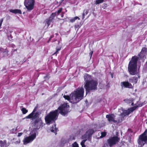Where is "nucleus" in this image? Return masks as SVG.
Returning a JSON list of instances; mask_svg holds the SVG:
<instances>
[{
	"label": "nucleus",
	"mask_w": 147,
	"mask_h": 147,
	"mask_svg": "<svg viewBox=\"0 0 147 147\" xmlns=\"http://www.w3.org/2000/svg\"><path fill=\"white\" fill-rule=\"evenodd\" d=\"M67 103L61 105L57 109L51 111L45 117L46 123L49 124L53 122H55L58 119L59 113L63 116H67L71 111Z\"/></svg>",
	"instance_id": "1"
},
{
	"label": "nucleus",
	"mask_w": 147,
	"mask_h": 147,
	"mask_svg": "<svg viewBox=\"0 0 147 147\" xmlns=\"http://www.w3.org/2000/svg\"><path fill=\"white\" fill-rule=\"evenodd\" d=\"M84 78L85 81L84 87L86 89V94L89 93L91 90L97 89L98 84L97 81L92 79L91 76L88 74L85 75Z\"/></svg>",
	"instance_id": "2"
},
{
	"label": "nucleus",
	"mask_w": 147,
	"mask_h": 147,
	"mask_svg": "<svg viewBox=\"0 0 147 147\" xmlns=\"http://www.w3.org/2000/svg\"><path fill=\"white\" fill-rule=\"evenodd\" d=\"M84 92L83 88H78L76 90L74 91L69 95L63 96V97L65 99L68 100H76L80 101L84 97Z\"/></svg>",
	"instance_id": "3"
},
{
	"label": "nucleus",
	"mask_w": 147,
	"mask_h": 147,
	"mask_svg": "<svg viewBox=\"0 0 147 147\" xmlns=\"http://www.w3.org/2000/svg\"><path fill=\"white\" fill-rule=\"evenodd\" d=\"M138 58L136 56L133 57L129 61L128 66V70L130 74L132 75L138 74L139 70L137 69V63Z\"/></svg>",
	"instance_id": "4"
},
{
	"label": "nucleus",
	"mask_w": 147,
	"mask_h": 147,
	"mask_svg": "<svg viewBox=\"0 0 147 147\" xmlns=\"http://www.w3.org/2000/svg\"><path fill=\"white\" fill-rule=\"evenodd\" d=\"M95 131L93 129H89L86 132L85 134L82 136V138L84 139L81 142L82 147H86L85 143L88 140L89 141L91 140L92 135L95 132Z\"/></svg>",
	"instance_id": "5"
},
{
	"label": "nucleus",
	"mask_w": 147,
	"mask_h": 147,
	"mask_svg": "<svg viewBox=\"0 0 147 147\" xmlns=\"http://www.w3.org/2000/svg\"><path fill=\"white\" fill-rule=\"evenodd\" d=\"M145 102H144L143 103H140V102H137V105L136 104L135 106L131 108L128 109L127 110H123L122 113L121 114V115L123 117H125L126 115H129L130 113L135 110L137 108L142 106L146 103Z\"/></svg>",
	"instance_id": "6"
},
{
	"label": "nucleus",
	"mask_w": 147,
	"mask_h": 147,
	"mask_svg": "<svg viewBox=\"0 0 147 147\" xmlns=\"http://www.w3.org/2000/svg\"><path fill=\"white\" fill-rule=\"evenodd\" d=\"M34 126L36 127L34 128L32 131V133H37V130L42 128V121L40 119H36L33 122Z\"/></svg>",
	"instance_id": "7"
},
{
	"label": "nucleus",
	"mask_w": 147,
	"mask_h": 147,
	"mask_svg": "<svg viewBox=\"0 0 147 147\" xmlns=\"http://www.w3.org/2000/svg\"><path fill=\"white\" fill-rule=\"evenodd\" d=\"M120 138L117 136L111 137L107 140L109 147H112L119 141Z\"/></svg>",
	"instance_id": "8"
},
{
	"label": "nucleus",
	"mask_w": 147,
	"mask_h": 147,
	"mask_svg": "<svg viewBox=\"0 0 147 147\" xmlns=\"http://www.w3.org/2000/svg\"><path fill=\"white\" fill-rule=\"evenodd\" d=\"M34 3V0H25L24 3L28 10L30 11L33 9Z\"/></svg>",
	"instance_id": "9"
},
{
	"label": "nucleus",
	"mask_w": 147,
	"mask_h": 147,
	"mask_svg": "<svg viewBox=\"0 0 147 147\" xmlns=\"http://www.w3.org/2000/svg\"><path fill=\"white\" fill-rule=\"evenodd\" d=\"M147 142V136L142 134L140 135L138 140V143L140 147L143 146Z\"/></svg>",
	"instance_id": "10"
},
{
	"label": "nucleus",
	"mask_w": 147,
	"mask_h": 147,
	"mask_svg": "<svg viewBox=\"0 0 147 147\" xmlns=\"http://www.w3.org/2000/svg\"><path fill=\"white\" fill-rule=\"evenodd\" d=\"M37 107L38 106L36 105L33 109L32 112L26 116V118L27 119H34L38 117L39 115L38 113V112L35 113Z\"/></svg>",
	"instance_id": "11"
},
{
	"label": "nucleus",
	"mask_w": 147,
	"mask_h": 147,
	"mask_svg": "<svg viewBox=\"0 0 147 147\" xmlns=\"http://www.w3.org/2000/svg\"><path fill=\"white\" fill-rule=\"evenodd\" d=\"M32 133V134L31 136L24 138L23 140L24 144L26 145L28 143L32 142L35 138L36 136V132Z\"/></svg>",
	"instance_id": "12"
},
{
	"label": "nucleus",
	"mask_w": 147,
	"mask_h": 147,
	"mask_svg": "<svg viewBox=\"0 0 147 147\" xmlns=\"http://www.w3.org/2000/svg\"><path fill=\"white\" fill-rule=\"evenodd\" d=\"M115 116L113 114H108L106 115V117L109 122H113L116 123V120L115 119Z\"/></svg>",
	"instance_id": "13"
},
{
	"label": "nucleus",
	"mask_w": 147,
	"mask_h": 147,
	"mask_svg": "<svg viewBox=\"0 0 147 147\" xmlns=\"http://www.w3.org/2000/svg\"><path fill=\"white\" fill-rule=\"evenodd\" d=\"M147 54V49L146 48H143L142 50L139 55V56L141 58H146L145 56Z\"/></svg>",
	"instance_id": "14"
},
{
	"label": "nucleus",
	"mask_w": 147,
	"mask_h": 147,
	"mask_svg": "<svg viewBox=\"0 0 147 147\" xmlns=\"http://www.w3.org/2000/svg\"><path fill=\"white\" fill-rule=\"evenodd\" d=\"M121 86L122 88H133V86L131 84L129 83L128 82H124L121 83Z\"/></svg>",
	"instance_id": "15"
},
{
	"label": "nucleus",
	"mask_w": 147,
	"mask_h": 147,
	"mask_svg": "<svg viewBox=\"0 0 147 147\" xmlns=\"http://www.w3.org/2000/svg\"><path fill=\"white\" fill-rule=\"evenodd\" d=\"M10 143H7L6 140H4L3 141L0 140V146L1 147H8Z\"/></svg>",
	"instance_id": "16"
},
{
	"label": "nucleus",
	"mask_w": 147,
	"mask_h": 147,
	"mask_svg": "<svg viewBox=\"0 0 147 147\" xmlns=\"http://www.w3.org/2000/svg\"><path fill=\"white\" fill-rule=\"evenodd\" d=\"M55 15V14L52 13L50 17L48 19H47L46 20V22L47 24L48 27L50 25L51 23L54 18Z\"/></svg>",
	"instance_id": "17"
},
{
	"label": "nucleus",
	"mask_w": 147,
	"mask_h": 147,
	"mask_svg": "<svg viewBox=\"0 0 147 147\" xmlns=\"http://www.w3.org/2000/svg\"><path fill=\"white\" fill-rule=\"evenodd\" d=\"M140 76H138V77H133L132 78L130 79L129 80V82H131L132 83L136 84L137 83L138 79L139 78Z\"/></svg>",
	"instance_id": "18"
},
{
	"label": "nucleus",
	"mask_w": 147,
	"mask_h": 147,
	"mask_svg": "<svg viewBox=\"0 0 147 147\" xmlns=\"http://www.w3.org/2000/svg\"><path fill=\"white\" fill-rule=\"evenodd\" d=\"M51 132H53L56 135L57 134V132L58 128H56V125L55 124L50 129Z\"/></svg>",
	"instance_id": "19"
},
{
	"label": "nucleus",
	"mask_w": 147,
	"mask_h": 147,
	"mask_svg": "<svg viewBox=\"0 0 147 147\" xmlns=\"http://www.w3.org/2000/svg\"><path fill=\"white\" fill-rule=\"evenodd\" d=\"M9 11L11 13H20L21 14L22 12L19 9H10Z\"/></svg>",
	"instance_id": "20"
},
{
	"label": "nucleus",
	"mask_w": 147,
	"mask_h": 147,
	"mask_svg": "<svg viewBox=\"0 0 147 147\" xmlns=\"http://www.w3.org/2000/svg\"><path fill=\"white\" fill-rule=\"evenodd\" d=\"M124 117H123V116L120 114L119 117H118L117 120H116V123H121L122 121L124 119Z\"/></svg>",
	"instance_id": "21"
},
{
	"label": "nucleus",
	"mask_w": 147,
	"mask_h": 147,
	"mask_svg": "<svg viewBox=\"0 0 147 147\" xmlns=\"http://www.w3.org/2000/svg\"><path fill=\"white\" fill-rule=\"evenodd\" d=\"M21 111H22V113L24 114H26L28 112V110L24 108H22Z\"/></svg>",
	"instance_id": "22"
},
{
	"label": "nucleus",
	"mask_w": 147,
	"mask_h": 147,
	"mask_svg": "<svg viewBox=\"0 0 147 147\" xmlns=\"http://www.w3.org/2000/svg\"><path fill=\"white\" fill-rule=\"evenodd\" d=\"M105 0H97L95 2L96 5H97L100 3H102Z\"/></svg>",
	"instance_id": "23"
},
{
	"label": "nucleus",
	"mask_w": 147,
	"mask_h": 147,
	"mask_svg": "<svg viewBox=\"0 0 147 147\" xmlns=\"http://www.w3.org/2000/svg\"><path fill=\"white\" fill-rule=\"evenodd\" d=\"M107 135V133L105 132H102L101 133V136H100V138H102L105 137Z\"/></svg>",
	"instance_id": "24"
},
{
	"label": "nucleus",
	"mask_w": 147,
	"mask_h": 147,
	"mask_svg": "<svg viewBox=\"0 0 147 147\" xmlns=\"http://www.w3.org/2000/svg\"><path fill=\"white\" fill-rule=\"evenodd\" d=\"M16 129H15L14 128H13L10 131V133L12 134H14L15 133V132L16 131Z\"/></svg>",
	"instance_id": "25"
},
{
	"label": "nucleus",
	"mask_w": 147,
	"mask_h": 147,
	"mask_svg": "<svg viewBox=\"0 0 147 147\" xmlns=\"http://www.w3.org/2000/svg\"><path fill=\"white\" fill-rule=\"evenodd\" d=\"M109 145L108 142L105 143L102 147H109Z\"/></svg>",
	"instance_id": "26"
},
{
	"label": "nucleus",
	"mask_w": 147,
	"mask_h": 147,
	"mask_svg": "<svg viewBox=\"0 0 147 147\" xmlns=\"http://www.w3.org/2000/svg\"><path fill=\"white\" fill-rule=\"evenodd\" d=\"M60 49H61V47H60L59 48H56V50H57L54 53V54H57V52L58 51H59L60 50Z\"/></svg>",
	"instance_id": "27"
},
{
	"label": "nucleus",
	"mask_w": 147,
	"mask_h": 147,
	"mask_svg": "<svg viewBox=\"0 0 147 147\" xmlns=\"http://www.w3.org/2000/svg\"><path fill=\"white\" fill-rule=\"evenodd\" d=\"M3 18H2L0 20V28H1L2 22L3 21Z\"/></svg>",
	"instance_id": "28"
},
{
	"label": "nucleus",
	"mask_w": 147,
	"mask_h": 147,
	"mask_svg": "<svg viewBox=\"0 0 147 147\" xmlns=\"http://www.w3.org/2000/svg\"><path fill=\"white\" fill-rule=\"evenodd\" d=\"M88 10L87 9L85 10L84 11V12H83V13H85V15H87L88 14Z\"/></svg>",
	"instance_id": "29"
},
{
	"label": "nucleus",
	"mask_w": 147,
	"mask_h": 147,
	"mask_svg": "<svg viewBox=\"0 0 147 147\" xmlns=\"http://www.w3.org/2000/svg\"><path fill=\"white\" fill-rule=\"evenodd\" d=\"M62 10V9H59V10H58V11H57V14L58 15L59 14V13L61 12Z\"/></svg>",
	"instance_id": "30"
},
{
	"label": "nucleus",
	"mask_w": 147,
	"mask_h": 147,
	"mask_svg": "<svg viewBox=\"0 0 147 147\" xmlns=\"http://www.w3.org/2000/svg\"><path fill=\"white\" fill-rule=\"evenodd\" d=\"M147 129L145 130V131L142 134L144 135H147Z\"/></svg>",
	"instance_id": "31"
},
{
	"label": "nucleus",
	"mask_w": 147,
	"mask_h": 147,
	"mask_svg": "<svg viewBox=\"0 0 147 147\" xmlns=\"http://www.w3.org/2000/svg\"><path fill=\"white\" fill-rule=\"evenodd\" d=\"M80 28V26L79 25H76L75 26V28Z\"/></svg>",
	"instance_id": "32"
},
{
	"label": "nucleus",
	"mask_w": 147,
	"mask_h": 147,
	"mask_svg": "<svg viewBox=\"0 0 147 147\" xmlns=\"http://www.w3.org/2000/svg\"><path fill=\"white\" fill-rule=\"evenodd\" d=\"M22 134H23V133H18V137H20V136H21Z\"/></svg>",
	"instance_id": "33"
},
{
	"label": "nucleus",
	"mask_w": 147,
	"mask_h": 147,
	"mask_svg": "<svg viewBox=\"0 0 147 147\" xmlns=\"http://www.w3.org/2000/svg\"><path fill=\"white\" fill-rule=\"evenodd\" d=\"M75 20L74 18H72L70 20V21L71 22H73L75 21Z\"/></svg>",
	"instance_id": "34"
},
{
	"label": "nucleus",
	"mask_w": 147,
	"mask_h": 147,
	"mask_svg": "<svg viewBox=\"0 0 147 147\" xmlns=\"http://www.w3.org/2000/svg\"><path fill=\"white\" fill-rule=\"evenodd\" d=\"M76 143V144L75 146H73V147H79L78 146V144L76 143V142H75Z\"/></svg>",
	"instance_id": "35"
},
{
	"label": "nucleus",
	"mask_w": 147,
	"mask_h": 147,
	"mask_svg": "<svg viewBox=\"0 0 147 147\" xmlns=\"http://www.w3.org/2000/svg\"><path fill=\"white\" fill-rule=\"evenodd\" d=\"M74 18V19L76 20H77V19H78L79 20H80V18L78 17L77 16H76Z\"/></svg>",
	"instance_id": "36"
},
{
	"label": "nucleus",
	"mask_w": 147,
	"mask_h": 147,
	"mask_svg": "<svg viewBox=\"0 0 147 147\" xmlns=\"http://www.w3.org/2000/svg\"><path fill=\"white\" fill-rule=\"evenodd\" d=\"M85 15H85V13H83L82 19H84V18H85L84 16H85Z\"/></svg>",
	"instance_id": "37"
},
{
	"label": "nucleus",
	"mask_w": 147,
	"mask_h": 147,
	"mask_svg": "<svg viewBox=\"0 0 147 147\" xmlns=\"http://www.w3.org/2000/svg\"><path fill=\"white\" fill-rule=\"evenodd\" d=\"M53 37H54V35H52V36H51V37H50V39H49V41H48V42H49V40H50L51 39V38H53Z\"/></svg>",
	"instance_id": "38"
},
{
	"label": "nucleus",
	"mask_w": 147,
	"mask_h": 147,
	"mask_svg": "<svg viewBox=\"0 0 147 147\" xmlns=\"http://www.w3.org/2000/svg\"><path fill=\"white\" fill-rule=\"evenodd\" d=\"M93 53V51H92L90 53V55H91V57L92 56V55Z\"/></svg>",
	"instance_id": "39"
},
{
	"label": "nucleus",
	"mask_w": 147,
	"mask_h": 147,
	"mask_svg": "<svg viewBox=\"0 0 147 147\" xmlns=\"http://www.w3.org/2000/svg\"><path fill=\"white\" fill-rule=\"evenodd\" d=\"M131 105H132V106H134V103L133 102H132L131 103Z\"/></svg>",
	"instance_id": "40"
},
{
	"label": "nucleus",
	"mask_w": 147,
	"mask_h": 147,
	"mask_svg": "<svg viewBox=\"0 0 147 147\" xmlns=\"http://www.w3.org/2000/svg\"><path fill=\"white\" fill-rule=\"evenodd\" d=\"M78 102V101H77V102H74L73 103H77Z\"/></svg>",
	"instance_id": "41"
},
{
	"label": "nucleus",
	"mask_w": 147,
	"mask_h": 147,
	"mask_svg": "<svg viewBox=\"0 0 147 147\" xmlns=\"http://www.w3.org/2000/svg\"><path fill=\"white\" fill-rule=\"evenodd\" d=\"M20 141H18V142H17V143H20Z\"/></svg>",
	"instance_id": "42"
},
{
	"label": "nucleus",
	"mask_w": 147,
	"mask_h": 147,
	"mask_svg": "<svg viewBox=\"0 0 147 147\" xmlns=\"http://www.w3.org/2000/svg\"><path fill=\"white\" fill-rule=\"evenodd\" d=\"M86 102V105H87V104H88V102L87 101V102Z\"/></svg>",
	"instance_id": "43"
},
{
	"label": "nucleus",
	"mask_w": 147,
	"mask_h": 147,
	"mask_svg": "<svg viewBox=\"0 0 147 147\" xmlns=\"http://www.w3.org/2000/svg\"><path fill=\"white\" fill-rule=\"evenodd\" d=\"M61 17H63V15H61Z\"/></svg>",
	"instance_id": "44"
},
{
	"label": "nucleus",
	"mask_w": 147,
	"mask_h": 147,
	"mask_svg": "<svg viewBox=\"0 0 147 147\" xmlns=\"http://www.w3.org/2000/svg\"><path fill=\"white\" fill-rule=\"evenodd\" d=\"M64 0H61V1H63Z\"/></svg>",
	"instance_id": "45"
},
{
	"label": "nucleus",
	"mask_w": 147,
	"mask_h": 147,
	"mask_svg": "<svg viewBox=\"0 0 147 147\" xmlns=\"http://www.w3.org/2000/svg\"><path fill=\"white\" fill-rule=\"evenodd\" d=\"M71 102V103H72V101H71V102Z\"/></svg>",
	"instance_id": "46"
},
{
	"label": "nucleus",
	"mask_w": 147,
	"mask_h": 147,
	"mask_svg": "<svg viewBox=\"0 0 147 147\" xmlns=\"http://www.w3.org/2000/svg\"><path fill=\"white\" fill-rule=\"evenodd\" d=\"M146 124H147V122H146Z\"/></svg>",
	"instance_id": "47"
}]
</instances>
